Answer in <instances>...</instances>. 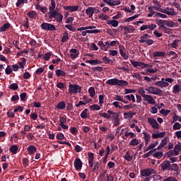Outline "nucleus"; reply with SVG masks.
<instances>
[{
	"label": "nucleus",
	"instance_id": "obj_19",
	"mask_svg": "<svg viewBox=\"0 0 181 181\" xmlns=\"http://www.w3.org/2000/svg\"><path fill=\"white\" fill-rule=\"evenodd\" d=\"M78 6H64V9L65 11H69V12H74L76 11H78L79 9Z\"/></svg>",
	"mask_w": 181,
	"mask_h": 181
},
{
	"label": "nucleus",
	"instance_id": "obj_1",
	"mask_svg": "<svg viewBox=\"0 0 181 181\" xmlns=\"http://www.w3.org/2000/svg\"><path fill=\"white\" fill-rule=\"evenodd\" d=\"M106 84H108L109 86H128V82L115 78L107 80Z\"/></svg>",
	"mask_w": 181,
	"mask_h": 181
},
{
	"label": "nucleus",
	"instance_id": "obj_2",
	"mask_svg": "<svg viewBox=\"0 0 181 181\" xmlns=\"http://www.w3.org/2000/svg\"><path fill=\"white\" fill-rule=\"evenodd\" d=\"M175 81V79L172 78H162L160 81L156 82V86H158V87H160L161 88H163L165 87H168L169 86V83L172 84Z\"/></svg>",
	"mask_w": 181,
	"mask_h": 181
},
{
	"label": "nucleus",
	"instance_id": "obj_50",
	"mask_svg": "<svg viewBox=\"0 0 181 181\" xmlns=\"http://www.w3.org/2000/svg\"><path fill=\"white\" fill-rule=\"evenodd\" d=\"M153 57H163L165 56V52H155L153 54Z\"/></svg>",
	"mask_w": 181,
	"mask_h": 181
},
{
	"label": "nucleus",
	"instance_id": "obj_57",
	"mask_svg": "<svg viewBox=\"0 0 181 181\" xmlns=\"http://www.w3.org/2000/svg\"><path fill=\"white\" fill-rule=\"evenodd\" d=\"M88 93L92 98H94L95 95V89H94V87L89 88Z\"/></svg>",
	"mask_w": 181,
	"mask_h": 181
},
{
	"label": "nucleus",
	"instance_id": "obj_18",
	"mask_svg": "<svg viewBox=\"0 0 181 181\" xmlns=\"http://www.w3.org/2000/svg\"><path fill=\"white\" fill-rule=\"evenodd\" d=\"M161 169L162 170H170V162L169 160L163 161L161 164Z\"/></svg>",
	"mask_w": 181,
	"mask_h": 181
},
{
	"label": "nucleus",
	"instance_id": "obj_47",
	"mask_svg": "<svg viewBox=\"0 0 181 181\" xmlns=\"http://www.w3.org/2000/svg\"><path fill=\"white\" fill-rule=\"evenodd\" d=\"M11 26V24L8 23H4L1 28H0V32H5L7 29H9Z\"/></svg>",
	"mask_w": 181,
	"mask_h": 181
},
{
	"label": "nucleus",
	"instance_id": "obj_42",
	"mask_svg": "<svg viewBox=\"0 0 181 181\" xmlns=\"http://www.w3.org/2000/svg\"><path fill=\"white\" fill-rule=\"evenodd\" d=\"M25 4H28V0H18L16 3V6L17 8H19V6H23Z\"/></svg>",
	"mask_w": 181,
	"mask_h": 181
},
{
	"label": "nucleus",
	"instance_id": "obj_28",
	"mask_svg": "<svg viewBox=\"0 0 181 181\" xmlns=\"http://www.w3.org/2000/svg\"><path fill=\"white\" fill-rule=\"evenodd\" d=\"M124 30L125 35H128V33H132L135 30V28H134V26L124 27Z\"/></svg>",
	"mask_w": 181,
	"mask_h": 181
},
{
	"label": "nucleus",
	"instance_id": "obj_3",
	"mask_svg": "<svg viewBox=\"0 0 181 181\" xmlns=\"http://www.w3.org/2000/svg\"><path fill=\"white\" fill-rule=\"evenodd\" d=\"M81 92V87L78 85H73L69 84V93L71 95H73L74 94H78V93Z\"/></svg>",
	"mask_w": 181,
	"mask_h": 181
},
{
	"label": "nucleus",
	"instance_id": "obj_17",
	"mask_svg": "<svg viewBox=\"0 0 181 181\" xmlns=\"http://www.w3.org/2000/svg\"><path fill=\"white\" fill-rule=\"evenodd\" d=\"M103 2L110 5V6H116V5H119L121 4V1L118 0H103Z\"/></svg>",
	"mask_w": 181,
	"mask_h": 181
},
{
	"label": "nucleus",
	"instance_id": "obj_23",
	"mask_svg": "<svg viewBox=\"0 0 181 181\" xmlns=\"http://www.w3.org/2000/svg\"><path fill=\"white\" fill-rule=\"evenodd\" d=\"M166 135V132H162L160 133H153L152 134V138L153 139H158V138H163Z\"/></svg>",
	"mask_w": 181,
	"mask_h": 181
},
{
	"label": "nucleus",
	"instance_id": "obj_55",
	"mask_svg": "<svg viewBox=\"0 0 181 181\" xmlns=\"http://www.w3.org/2000/svg\"><path fill=\"white\" fill-rule=\"evenodd\" d=\"M170 170H174V172H177L179 170V166H177V164H170Z\"/></svg>",
	"mask_w": 181,
	"mask_h": 181
},
{
	"label": "nucleus",
	"instance_id": "obj_13",
	"mask_svg": "<svg viewBox=\"0 0 181 181\" xmlns=\"http://www.w3.org/2000/svg\"><path fill=\"white\" fill-rule=\"evenodd\" d=\"M163 13H165L166 15H168L169 16H176L177 13L175 11V8L167 7L165 9H163Z\"/></svg>",
	"mask_w": 181,
	"mask_h": 181
},
{
	"label": "nucleus",
	"instance_id": "obj_16",
	"mask_svg": "<svg viewBox=\"0 0 181 181\" xmlns=\"http://www.w3.org/2000/svg\"><path fill=\"white\" fill-rule=\"evenodd\" d=\"M69 57L71 59H77L80 55V51L77 50L76 49H71L69 50Z\"/></svg>",
	"mask_w": 181,
	"mask_h": 181
},
{
	"label": "nucleus",
	"instance_id": "obj_49",
	"mask_svg": "<svg viewBox=\"0 0 181 181\" xmlns=\"http://www.w3.org/2000/svg\"><path fill=\"white\" fill-rule=\"evenodd\" d=\"M173 92L174 94H178V93H180V86L178 84H176L173 88Z\"/></svg>",
	"mask_w": 181,
	"mask_h": 181
},
{
	"label": "nucleus",
	"instance_id": "obj_62",
	"mask_svg": "<svg viewBox=\"0 0 181 181\" xmlns=\"http://www.w3.org/2000/svg\"><path fill=\"white\" fill-rule=\"evenodd\" d=\"M138 93L140 94V95H141L143 98L146 95V94H145V89H144V88H140L138 90Z\"/></svg>",
	"mask_w": 181,
	"mask_h": 181
},
{
	"label": "nucleus",
	"instance_id": "obj_15",
	"mask_svg": "<svg viewBox=\"0 0 181 181\" xmlns=\"http://www.w3.org/2000/svg\"><path fill=\"white\" fill-rule=\"evenodd\" d=\"M144 101H146L148 104H151V105H155L156 104V101H155V99H153V97L150 95H146L144 98Z\"/></svg>",
	"mask_w": 181,
	"mask_h": 181
},
{
	"label": "nucleus",
	"instance_id": "obj_43",
	"mask_svg": "<svg viewBox=\"0 0 181 181\" xmlns=\"http://www.w3.org/2000/svg\"><path fill=\"white\" fill-rule=\"evenodd\" d=\"M114 100H115L116 101H120L121 103H124V104H127L128 103L124 100V98L122 96L118 95L114 97Z\"/></svg>",
	"mask_w": 181,
	"mask_h": 181
},
{
	"label": "nucleus",
	"instance_id": "obj_8",
	"mask_svg": "<svg viewBox=\"0 0 181 181\" xmlns=\"http://www.w3.org/2000/svg\"><path fill=\"white\" fill-rule=\"evenodd\" d=\"M40 28L42 29V30H47L51 32L56 30V25L49 23H43L41 24Z\"/></svg>",
	"mask_w": 181,
	"mask_h": 181
},
{
	"label": "nucleus",
	"instance_id": "obj_56",
	"mask_svg": "<svg viewBox=\"0 0 181 181\" xmlns=\"http://www.w3.org/2000/svg\"><path fill=\"white\" fill-rule=\"evenodd\" d=\"M160 112L163 115V117H166L167 115H169L170 113V110H166V109H161L160 110Z\"/></svg>",
	"mask_w": 181,
	"mask_h": 181
},
{
	"label": "nucleus",
	"instance_id": "obj_63",
	"mask_svg": "<svg viewBox=\"0 0 181 181\" xmlns=\"http://www.w3.org/2000/svg\"><path fill=\"white\" fill-rule=\"evenodd\" d=\"M180 128H181V124H180V123H179V122H175V123H174V124H173V129L175 131H176V130H177V129H180Z\"/></svg>",
	"mask_w": 181,
	"mask_h": 181
},
{
	"label": "nucleus",
	"instance_id": "obj_54",
	"mask_svg": "<svg viewBox=\"0 0 181 181\" xmlns=\"http://www.w3.org/2000/svg\"><path fill=\"white\" fill-rule=\"evenodd\" d=\"M159 142L155 141L154 143L151 144L146 148V151H151V149L153 150V148H156L157 145H158Z\"/></svg>",
	"mask_w": 181,
	"mask_h": 181
},
{
	"label": "nucleus",
	"instance_id": "obj_20",
	"mask_svg": "<svg viewBox=\"0 0 181 181\" xmlns=\"http://www.w3.org/2000/svg\"><path fill=\"white\" fill-rule=\"evenodd\" d=\"M74 166L76 170H81V168H83V163L80 158H76L74 162Z\"/></svg>",
	"mask_w": 181,
	"mask_h": 181
},
{
	"label": "nucleus",
	"instance_id": "obj_22",
	"mask_svg": "<svg viewBox=\"0 0 181 181\" xmlns=\"http://www.w3.org/2000/svg\"><path fill=\"white\" fill-rule=\"evenodd\" d=\"M144 139L145 141V144L148 145L151 142V134H148L146 132L143 131Z\"/></svg>",
	"mask_w": 181,
	"mask_h": 181
},
{
	"label": "nucleus",
	"instance_id": "obj_51",
	"mask_svg": "<svg viewBox=\"0 0 181 181\" xmlns=\"http://www.w3.org/2000/svg\"><path fill=\"white\" fill-rule=\"evenodd\" d=\"M124 159L127 162L132 160V156L129 155V151H127L126 154L124 156Z\"/></svg>",
	"mask_w": 181,
	"mask_h": 181
},
{
	"label": "nucleus",
	"instance_id": "obj_53",
	"mask_svg": "<svg viewBox=\"0 0 181 181\" xmlns=\"http://www.w3.org/2000/svg\"><path fill=\"white\" fill-rule=\"evenodd\" d=\"M25 64H26V59L21 58V62H18V66H20L21 69H25Z\"/></svg>",
	"mask_w": 181,
	"mask_h": 181
},
{
	"label": "nucleus",
	"instance_id": "obj_21",
	"mask_svg": "<svg viewBox=\"0 0 181 181\" xmlns=\"http://www.w3.org/2000/svg\"><path fill=\"white\" fill-rule=\"evenodd\" d=\"M56 1L54 0H51V6L49 7V12L48 15H50L51 13H53L54 12H56Z\"/></svg>",
	"mask_w": 181,
	"mask_h": 181
},
{
	"label": "nucleus",
	"instance_id": "obj_33",
	"mask_svg": "<svg viewBox=\"0 0 181 181\" xmlns=\"http://www.w3.org/2000/svg\"><path fill=\"white\" fill-rule=\"evenodd\" d=\"M136 112H125L124 113V118L127 119H131L134 117V115H136Z\"/></svg>",
	"mask_w": 181,
	"mask_h": 181
},
{
	"label": "nucleus",
	"instance_id": "obj_41",
	"mask_svg": "<svg viewBox=\"0 0 181 181\" xmlns=\"http://www.w3.org/2000/svg\"><path fill=\"white\" fill-rule=\"evenodd\" d=\"M119 49L120 56H122V57H123V59H124V60H127L128 59V54H127V53L124 52V51L122 50V46H119Z\"/></svg>",
	"mask_w": 181,
	"mask_h": 181
},
{
	"label": "nucleus",
	"instance_id": "obj_25",
	"mask_svg": "<svg viewBox=\"0 0 181 181\" xmlns=\"http://www.w3.org/2000/svg\"><path fill=\"white\" fill-rule=\"evenodd\" d=\"M86 63H88L89 64H91L92 66H95V64H103V62H101L98 59L86 60Z\"/></svg>",
	"mask_w": 181,
	"mask_h": 181
},
{
	"label": "nucleus",
	"instance_id": "obj_39",
	"mask_svg": "<svg viewBox=\"0 0 181 181\" xmlns=\"http://www.w3.org/2000/svg\"><path fill=\"white\" fill-rule=\"evenodd\" d=\"M130 146H137V145H139V140L136 139H132L129 141Z\"/></svg>",
	"mask_w": 181,
	"mask_h": 181
},
{
	"label": "nucleus",
	"instance_id": "obj_37",
	"mask_svg": "<svg viewBox=\"0 0 181 181\" xmlns=\"http://www.w3.org/2000/svg\"><path fill=\"white\" fill-rule=\"evenodd\" d=\"M96 26L95 25H90L87 27H81L77 29L78 32H81L82 30H87L88 29H96Z\"/></svg>",
	"mask_w": 181,
	"mask_h": 181
},
{
	"label": "nucleus",
	"instance_id": "obj_7",
	"mask_svg": "<svg viewBox=\"0 0 181 181\" xmlns=\"http://www.w3.org/2000/svg\"><path fill=\"white\" fill-rule=\"evenodd\" d=\"M49 19H56L57 22L62 23V21H63V14H62L59 11H54V13H51V14H49Z\"/></svg>",
	"mask_w": 181,
	"mask_h": 181
},
{
	"label": "nucleus",
	"instance_id": "obj_29",
	"mask_svg": "<svg viewBox=\"0 0 181 181\" xmlns=\"http://www.w3.org/2000/svg\"><path fill=\"white\" fill-rule=\"evenodd\" d=\"M27 151L29 152V153L33 155V153L37 151V148H36V146L30 145L28 147Z\"/></svg>",
	"mask_w": 181,
	"mask_h": 181
},
{
	"label": "nucleus",
	"instance_id": "obj_48",
	"mask_svg": "<svg viewBox=\"0 0 181 181\" xmlns=\"http://www.w3.org/2000/svg\"><path fill=\"white\" fill-rule=\"evenodd\" d=\"M69 33L67 31H64V35L62 38V43H64V42H67L69 40Z\"/></svg>",
	"mask_w": 181,
	"mask_h": 181
},
{
	"label": "nucleus",
	"instance_id": "obj_4",
	"mask_svg": "<svg viewBox=\"0 0 181 181\" xmlns=\"http://www.w3.org/2000/svg\"><path fill=\"white\" fill-rule=\"evenodd\" d=\"M144 90L145 91H147L148 94H153L154 95H159V94H162V93H163L162 90L153 86H148Z\"/></svg>",
	"mask_w": 181,
	"mask_h": 181
},
{
	"label": "nucleus",
	"instance_id": "obj_44",
	"mask_svg": "<svg viewBox=\"0 0 181 181\" xmlns=\"http://www.w3.org/2000/svg\"><path fill=\"white\" fill-rule=\"evenodd\" d=\"M55 74L56 75L58 76V77H64L66 76V72H64V71L62 70V69H57L56 71H55Z\"/></svg>",
	"mask_w": 181,
	"mask_h": 181
},
{
	"label": "nucleus",
	"instance_id": "obj_52",
	"mask_svg": "<svg viewBox=\"0 0 181 181\" xmlns=\"http://www.w3.org/2000/svg\"><path fill=\"white\" fill-rule=\"evenodd\" d=\"M28 16L31 19H33V18H36V16H37V13L35 11H31L28 13Z\"/></svg>",
	"mask_w": 181,
	"mask_h": 181
},
{
	"label": "nucleus",
	"instance_id": "obj_35",
	"mask_svg": "<svg viewBox=\"0 0 181 181\" xmlns=\"http://www.w3.org/2000/svg\"><path fill=\"white\" fill-rule=\"evenodd\" d=\"M148 11H149V13L147 15L148 18H152L153 15H155V16H156V13H158V12H155V11L152 9V6H149L148 8Z\"/></svg>",
	"mask_w": 181,
	"mask_h": 181
},
{
	"label": "nucleus",
	"instance_id": "obj_34",
	"mask_svg": "<svg viewBox=\"0 0 181 181\" xmlns=\"http://www.w3.org/2000/svg\"><path fill=\"white\" fill-rule=\"evenodd\" d=\"M35 9H38V11H40L42 13H46L47 12V8L42 7L39 4L35 5Z\"/></svg>",
	"mask_w": 181,
	"mask_h": 181
},
{
	"label": "nucleus",
	"instance_id": "obj_12",
	"mask_svg": "<svg viewBox=\"0 0 181 181\" xmlns=\"http://www.w3.org/2000/svg\"><path fill=\"white\" fill-rule=\"evenodd\" d=\"M147 121L153 129H159V123H158L156 119L152 117H148Z\"/></svg>",
	"mask_w": 181,
	"mask_h": 181
},
{
	"label": "nucleus",
	"instance_id": "obj_9",
	"mask_svg": "<svg viewBox=\"0 0 181 181\" xmlns=\"http://www.w3.org/2000/svg\"><path fill=\"white\" fill-rule=\"evenodd\" d=\"M131 64H132L133 67H141V69H145L146 67H151L149 64H145L144 62H138V61H130Z\"/></svg>",
	"mask_w": 181,
	"mask_h": 181
},
{
	"label": "nucleus",
	"instance_id": "obj_60",
	"mask_svg": "<svg viewBox=\"0 0 181 181\" xmlns=\"http://www.w3.org/2000/svg\"><path fill=\"white\" fill-rule=\"evenodd\" d=\"M132 76V77H134V78H136V80H139V81L142 80V76H141V74H139V73H133Z\"/></svg>",
	"mask_w": 181,
	"mask_h": 181
},
{
	"label": "nucleus",
	"instance_id": "obj_61",
	"mask_svg": "<svg viewBox=\"0 0 181 181\" xmlns=\"http://www.w3.org/2000/svg\"><path fill=\"white\" fill-rule=\"evenodd\" d=\"M165 25H166L168 28H175V22L169 21H165Z\"/></svg>",
	"mask_w": 181,
	"mask_h": 181
},
{
	"label": "nucleus",
	"instance_id": "obj_11",
	"mask_svg": "<svg viewBox=\"0 0 181 181\" xmlns=\"http://www.w3.org/2000/svg\"><path fill=\"white\" fill-rule=\"evenodd\" d=\"M100 11L95 7H88L86 9V13L88 18H93V15H94V13H98Z\"/></svg>",
	"mask_w": 181,
	"mask_h": 181
},
{
	"label": "nucleus",
	"instance_id": "obj_46",
	"mask_svg": "<svg viewBox=\"0 0 181 181\" xmlns=\"http://www.w3.org/2000/svg\"><path fill=\"white\" fill-rule=\"evenodd\" d=\"M10 152L12 153L13 155H16V153L18 152V146L13 145L11 146L9 148Z\"/></svg>",
	"mask_w": 181,
	"mask_h": 181
},
{
	"label": "nucleus",
	"instance_id": "obj_27",
	"mask_svg": "<svg viewBox=\"0 0 181 181\" xmlns=\"http://www.w3.org/2000/svg\"><path fill=\"white\" fill-rule=\"evenodd\" d=\"M107 114H109L110 115H112L111 117V118H113V119H118V118H119V113L118 112H114L111 110H107Z\"/></svg>",
	"mask_w": 181,
	"mask_h": 181
},
{
	"label": "nucleus",
	"instance_id": "obj_10",
	"mask_svg": "<svg viewBox=\"0 0 181 181\" xmlns=\"http://www.w3.org/2000/svg\"><path fill=\"white\" fill-rule=\"evenodd\" d=\"M158 29L163 33H166V35H170L172 33V29L166 27L163 23H160L158 24Z\"/></svg>",
	"mask_w": 181,
	"mask_h": 181
},
{
	"label": "nucleus",
	"instance_id": "obj_24",
	"mask_svg": "<svg viewBox=\"0 0 181 181\" xmlns=\"http://www.w3.org/2000/svg\"><path fill=\"white\" fill-rule=\"evenodd\" d=\"M87 33L89 34H97L100 33V30H87L81 33L82 36H87Z\"/></svg>",
	"mask_w": 181,
	"mask_h": 181
},
{
	"label": "nucleus",
	"instance_id": "obj_30",
	"mask_svg": "<svg viewBox=\"0 0 181 181\" xmlns=\"http://www.w3.org/2000/svg\"><path fill=\"white\" fill-rule=\"evenodd\" d=\"M107 25H111L113 28H117L119 23L117 20H109L107 21Z\"/></svg>",
	"mask_w": 181,
	"mask_h": 181
},
{
	"label": "nucleus",
	"instance_id": "obj_31",
	"mask_svg": "<svg viewBox=\"0 0 181 181\" xmlns=\"http://www.w3.org/2000/svg\"><path fill=\"white\" fill-rule=\"evenodd\" d=\"M56 108L57 110H64V108H66V102L64 101L59 102L57 105Z\"/></svg>",
	"mask_w": 181,
	"mask_h": 181
},
{
	"label": "nucleus",
	"instance_id": "obj_58",
	"mask_svg": "<svg viewBox=\"0 0 181 181\" xmlns=\"http://www.w3.org/2000/svg\"><path fill=\"white\" fill-rule=\"evenodd\" d=\"M169 139H168V137H165L163 139L161 140L160 142V145L163 148H165V146H166V145H168V142Z\"/></svg>",
	"mask_w": 181,
	"mask_h": 181
},
{
	"label": "nucleus",
	"instance_id": "obj_38",
	"mask_svg": "<svg viewBox=\"0 0 181 181\" xmlns=\"http://www.w3.org/2000/svg\"><path fill=\"white\" fill-rule=\"evenodd\" d=\"M153 158H156L157 159H161L163 156V151H157L153 154Z\"/></svg>",
	"mask_w": 181,
	"mask_h": 181
},
{
	"label": "nucleus",
	"instance_id": "obj_14",
	"mask_svg": "<svg viewBox=\"0 0 181 181\" xmlns=\"http://www.w3.org/2000/svg\"><path fill=\"white\" fill-rule=\"evenodd\" d=\"M180 46H181V40L177 39L174 40L172 43L169 44L168 47V49H177Z\"/></svg>",
	"mask_w": 181,
	"mask_h": 181
},
{
	"label": "nucleus",
	"instance_id": "obj_36",
	"mask_svg": "<svg viewBox=\"0 0 181 181\" xmlns=\"http://www.w3.org/2000/svg\"><path fill=\"white\" fill-rule=\"evenodd\" d=\"M124 98H126V100H129V101H132V103H136L134 94L127 95L124 96Z\"/></svg>",
	"mask_w": 181,
	"mask_h": 181
},
{
	"label": "nucleus",
	"instance_id": "obj_59",
	"mask_svg": "<svg viewBox=\"0 0 181 181\" xmlns=\"http://www.w3.org/2000/svg\"><path fill=\"white\" fill-rule=\"evenodd\" d=\"M99 115H100V117H103V118H106L107 119H111V116L107 112H99Z\"/></svg>",
	"mask_w": 181,
	"mask_h": 181
},
{
	"label": "nucleus",
	"instance_id": "obj_64",
	"mask_svg": "<svg viewBox=\"0 0 181 181\" xmlns=\"http://www.w3.org/2000/svg\"><path fill=\"white\" fill-rule=\"evenodd\" d=\"M87 111H88V110L87 108L84 109L83 111L81 113V117L83 119H86L87 118Z\"/></svg>",
	"mask_w": 181,
	"mask_h": 181
},
{
	"label": "nucleus",
	"instance_id": "obj_5",
	"mask_svg": "<svg viewBox=\"0 0 181 181\" xmlns=\"http://www.w3.org/2000/svg\"><path fill=\"white\" fill-rule=\"evenodd\" d=\"M158 172L153 168H146L141 171L140 175L141 177H148L151 175H156Z\"/></svg>",
	"mask_w": 181,
	"mask_h": 181
},
{
	"label": "nucleus",
	"instance_id": "obj_45",
	"mask_svg": "<svg viewBox=\"0 0 181 181\" xmlns=\"http://www.w3.org/2000/svg\"><path fill=\"white\" fill-rule=\"evenodd\" d=\"M124 136L126 138H135L136 136V134H135L134 132H124Z\"/></svg>",
	"mask_w": 181,
	"mask_h": 181
},
{
	"label": "nucleus",
	"instance_id": "obj_32",
	"mask_svg": "<svg viewBox=\"0 0 181 181\" xmlns=\"http://www.w3.org/2000/svg\"><path fill=\"white\" fill-rule=\"evenodd\" d=\"M149 37H151V35L148 34H144L143 36L140 37V40H139L140 43H145L146 40L149 39Z\"/></svg>",
	"mask_w": 181,
	"mask_h": 181
},
{
	"label": "nucleus",
	"instance_id": "obj_6",
	"mask_svg": "<svg viewBox=\"0 0 181 181\" xmlns=\"http://www.w3.org/2000/svg\"><path fill=\"white\" fill-rule=\"evenodd\" d=\"M181 151V144H176L174 147L173 150L170 151L167 155L168 158L170 156H177L179 155V152Z\"/></svg>",
	"mask_w": 181,
	"mask_h": 181
},
{
	"label": "nucleus",
	"instance_id": "obj_26",
	"mask_svg": "<svg viewBox=\"0 0 181 181\" xmlns=\"http://www.w3.org/2000/svg\"><path fill=\"white\" fill-rule=\"evenodd\" d=\"M98 18L99 19H101V21H106L107 22H108V21L110 19V16H108L104 13H101L98 16Z\"/></svg>",
	"mask_w": 181,
	"mask_h": 181
},
{
	"label": "nucleus",
	"instance_id": "obj_40",
	"mask_svg": "<svg viewBox=\"0 0 181 181\" xmlns=\"http://www.w3.org/2000/svg\"><path fill=\"white\" fill-rule=\"evenodd\" d=\"M90 111H100L101 110V107L98 105H92L89 107Z\"/></svg>",
	"mask_w": 181,
	"mask_h": 181
}]
</instances>
